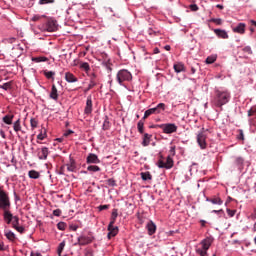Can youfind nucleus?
<instances>
[{"instance_id": "6e6d98bb", "label": "nucleus", "mask_w": 256, "mask_h": 256, "mask_svg": "<svg viewBox=\"0 0 256 256\" xmlns=\"http://www.w3.org/2000/svg\"><path fill=\"white\" fill-rule=\"evenodd\" d=\"M53 215L55 217H61V209H56L53 211Z\"/></svg>"}, {"instance_id": "c85d7f7f", "label": "nucleus", "mask_w": 256, "mask_h": 256, "mask_svg": "<svg viewBox=\"0 0 256 256\" xmlns=\"http://www.w3.org/2000/svg\"><path fill=\"white\" fill-rule=\"evenodd\" d=\"M80 69H82V71H85L86 73H89V71H91V66H89V63L87 62H81Z\"/></svg>"}, {"instance_id": "603ef678", "label": "nucleus", "mask_w": 256, "mask_h": 256, "mask_svg": "<svg viewBox=\"0 0 256 256\" xmlns=\"http://www.w3.org/2000/svg\"><path fill=\"white\" fill-rule=\"evenodd\" d=\"M14 229L18 231V233H25V227L23 226H16Z\"/></svg>"}, {"instance_id": "5fc2aeb1", "label": "nucleus", "mask_w": 256, "mask_h": 256, "mask_svg": "<svg viewBox=\"0 0 256 256\" xmlns=\"http://www.w3.org/2000/svg\"><path fill=\"white\" fill-rule=\"evenodd\" d=\"M42 17H45V16H41V15H34L31 19V21H40Z\"/></svg>"}, {"instance_id": "58836bf2", "label": "nucleus", "mask_w": 256, "mask_h": 256, "mask_svg": "<svg viewBox=\"0 0 256 256\" xmlns=\"http://www.w3.org/2000/svg\"><path fill=\"white\" fill-rule=\"evenodd\" d=\"M12 227L13 229H16V227H19V217L14 216V219L12 220Z\"/></svg>"}, {"instance_id": "3c124183", "label": "nucleus", "mask_w": 256, "mask_h": 256, "mask_svg": "<svg viewBox=\"0 0 256 256\" xmlns=\"http://www.w3.org/2000/svg\"><path fill=\"white\" fill-rule=\"evenodd\" d=\"M168 157H175V146L170 147Z\"/></svg>"}, {"instance_id": "c756f323", "label": "nucleus", "mask_w": 256, "mask_h": 256, "mask_svg": "<svg viewBox=\"0 0 256 256\" xmlns=\"http://www.w3.org/2000/svg\"><path fill=\"white\" fill-rule=\"evenodd\" d=\"M13 115H6L3 117V121L6 123V125H12L13 124Z\"/></svg>"}, {"instance_id": "2f4dec72", "label": "nucleus", "mask_w": 256, "mask_h": 256, "mask_svg": "<svg viewBox=\"0 0 256 256\" xmlns=\"http://www.w3.org/2000/svg\"><path fill=\"white\" fill-rule=\"evenodd\" d=\"M13 129L16 133L21 131V119H18L16 122H14Z\"/></svg>"}, {"instance_id": "f3484780", "label": "nucleus", "mask_w": 256, "mask_h": 256, "mask_svg": "<svg viewBox=\"0 0 256 256\" xmlns=\"http://www.w3.org/2000/svg\"><path fill=\"white\" fill-rule=\"evenodd\" d=\"M66 167L67 171H70V173H75V171H77V164L73 159H70V162L66 164Z\"/></svg>"}, {"instance_id": "de8ad7c7", "label": "nucleus", "mask_w": 256, "mask_h": 256, "mask_svg": "<svg viewBox=\"0 0 256 256\" xmlns=\"http://www.w3.org/2000/svg\"><path fill=\"white\" fill-rule=\"evenodd\" d=\"M235 163L236 165H243V163H245V159H243V157H237Z\"/></svg>"}, {"instance_id": "e433bc0d", "label": "nucleus", "mask_w": 256, "mask_h": 256, "mask_svg": "<svg viewBox=\"0 0 256 256\" xmlns=\"http://www.w3.org/2000/svg\"><path fill=\"white\" fill-rule=\"evenodd\" d=\"M7 239H9V241H15V233H13L12 231H8L5 233Z\"/></svg>"}, {"instance_id": "f8f14e48", "label": "nucleus", "mask_w": 256, "mask_h": 256, "mask_svg": "<svg viewBox=\"0 0 256 256\" xmlns=\"http://www.w3.org/2000/svg\"><path fill=\"white\" fill-rule=\"evenodd\" d=\"M92 111H93V100L91 99V96H88L86 100V107L84 109V113L85 115H91Z\"/></svg>"}, {"instance_id": "f03ea898", "label": "nucleus", "mask_w": 256, "mask_h": 256, "mask_svg": "<svg viewBox=\"0 0 256 256\" xmlns=\"http://www.w3.org/2000/svg\"><path fill=\"white\" fill-rule=\"evenodd\" d=\"M57 20L53 18H48L47 21L43 24H40L38 26V29L42 31L43 33L48 32V33H54V31H57Z\"/></svg>"}, {"instance_id": "aec40b11", "label": "nucleus", "mask_w": 256, "mask_h": 256, "mask_svg": "<svg viewBox=\"0 0 256 256\" xmlns=\"http://www.w3.org/2000/svg\"><path fill=\"white\" fill-rule=\"evenodd\" d=\"M245 23H239L237 27L233 29L234 33H239L240 35H243L245 33Z\"/></svg>"}, {"instance_id": "a18cd8bd", "label": "nucleus", "mask_w": 256, "mask_h": 256, "mask_svg": "<svg viewBox=\"0 0 256 256\" xmlns=\"http://www.w3.org/2000/svg\"><path fill=\"white\" fill-rule=\"evenodd\" d=\"M95 85H97V83L95 82V80H93V78L90 80V84L88 85V88L86 89V91H91V89H93V87H95Z\"/></svg>"}, {"instance_id": "b1692460", "label": "nucleus", "mask_w": 256, "mask_h": 256, "mask_svg": "<svg viewBox=\"0 0 256 256\" xmlns=\"http://www.w3.org/2000/svg\"><path fill=\"white\" fill-rule=\"evenodd\" d=\"M104 123H103V126H102V129L104 131H109L111 129V122H109V117L108 116H105L104 117Z\"/></svg>"}, {"instance_id": "e2e57ef3", "label": "nucleus", "mask_w": 256, "mask_h": 256, "mask_svg": "<svg viewBox=\"0 0 256 256\" xmlns=\"http://www.w3.org/2000/svg\"><path fill=\"white\" fill-rule=\"evenodd\" d=\"M7 43H15V41H17V39L15 38H8L6 39Z\"/></svg>"}, {"instance_id": "69168bd1", "label": "nucleus", "mask_w": 256, "mask_h": 256, "mask_svg": "<svg viewBox=\"0 0 256 256\" xmlns=\"http://www.w3.org/2000/svg\"><path fill=\"white\" fill-rule=\"evenodd\" d=\"M85 256H93V251L87 250V251L85 252Z\"/></svg>"}, {"instance_id": "ea45409f", "label": "nucleus", "mask_w": 256, "mask_h": 256, "mask_svg": "<svg viewBox=\"0 0 256 256\" xmlns=\"http://www.w3.org/2000/svg\"><path fill=\"white\" fill-rule=\"evenodd\" d=\"M30 125L32 129H37V125H39V122L35 118H31Z\"/></svg>"}, {"instance_id": "473e14b6", "label": "nucleus", "mask_w": 256, "mask_h": 256, "mask_svg": "<svg viewBox=\"0 0 256 256\" xmlns=\"http://www.w3.org/2000/svg\"><path fill=\"white\" fill-rule=\"evenodd\" d=\"M87 171H90L92 173H97V172L101 171V168L96 165H90L87 167Z\"/></svg>"}, {"instance_id": "1a4fd4ad", "label": "nucleus", "mask_w": 256, "mask_h": 256, "mask_svg": "<svg viewBox=\"0 0 256 256\" xmlns=\"http://www.w3.org/2000/svg\"><path fill=\"white\" fill-rule=\"evenodd\" d=\"M38 159L41 161H46L47 157H49V148L42 147L37 149Z\"/></svg>"}, {"instance_id": "680f3d73", "label": "nucleus", "mask_w": 256, "mask_h": 256, "mask_svg": "<svg viewBox=\"0 0 256 256\" xmlns=\"http://www.w3.org/2000/svg\"><path fill=\"white\" fill-rule=\"evenodd\" d=\"M69 135H73V131L72 130H68L64 133V137H69Z\"/></svg>"}, {"instance_id": "c03bdc74", "label": "nucleus", "mask_w": 256, "mask_h": 256, "mask_svg": "<svg viewBox=\"0 0 256 256\" xmlns=\"http://www.w3.org/2000/svg\"><path fill=\"white\" fill-rule=\"evenodd\" d=\"M214 61H217V58L215 56H209L206 58V63L208 65H211Z\"/></svg>"}, {"instance_id": "a878e982", "label": "nucleus", "mask_w": 256, "mask_h": 256, "mask_svg": "<svg viewBox=\"0 0 256 256\" xmlns=\"http://www.w3.org/2000/svg\"><path fill=\"white\" fill-rule=\"evenodd\" d=\"M117 217H119V212L117 209L112 210V215H111V225H115V221H117Z\"/></svg>"}, {"instance_id": "4be33fe9", "label": "nucleus", "mask_w": 256, "mask_h": 256, "mask_svg": "<svg viewBox=\"0 0 256 256\" xmlns=\"http://www.w3.org/2000/svg\"><path fill=\"white\" fill-rule=\"evenodd\" d=\"M211 238H206L204 240H202L201 245H202V249H204L205 251H209V247H211Z\"/></svg>"}, {"instance_id": "7c9ffc66", "label": "nucleus", "mask_w": 256, "mask_h": 256, "mask_svg": "<svg viewBox=\"0 0 256 256\" xmlns=\"http://www.w3.org/2000/svg\"><path fill=\"white\" fill-rule=\"evenodd\" d=\"M13 87V82H6L2 85H0V89H4V91H9Z\"/></svg>"}, {"instance_id": "09e8293b", "label": "nucleus", "mask_w": 256, "mask_h": 256, "mask_svg": "<svg viewBox=\"0 0 256 256\" xmlns=\"http://www.w3.org/2000/svg\"><path fill=\"white\" fill-rule=\"evenodd\" d=\"M49 3H55V0H39L40 5H48Z\"/></svg>"}, {"instance_id": "f257e3e1", "label": "nucleus", "mask_w": 256, "mask_h": 256, "mask_svg": "<svg viewBox=\"0 0 256 256\" xmlns=\"http://www.w3.org/2000/svg\"><path fill=\"white\" fill-rule=\"evenodd\" d=\"M231 99V93L227 90H215L214 97L212 99V105L219 107L223 111V105H227Z\"/></svg>"}, {"instance_id": "a211bd4d", "label": "nucleus", "mask_w": 256, "mask_h": 256, "mask_svg": "<svg viewBox=\"0 0 256 256\" xmlns=\"http://www.w3.org/2000/svg\"><path fill=\"white\" fill-rule=\"evenodd\" d=\"M146 227L148 229V235H155V231H157V225H155L153 221H150Z\"/></svg>"}, {"instance_id": "412c9836", "label": "nucleus", "mask_w": 256, "mask_h": 256, "mask_svg": "<svg viewBox=\"0 0 256 256\" xmlns=\"http://www.w3.org/2000/svg\"><path fill=\"white\" fill-rule=\"evenodd\" d=\"M151 137H153V135L148 133H145L143 135V141H142L143 147H149V144L151 143Z\"/></svg>"}, {"instance_id": "49530a36", "label": "nucleus", "mask_w": 256, "mask_h": 256, "mask_svg": "<svg viewBox=\"0 0 256 256\" xmlns=\"http://www.w3.org/2000/svg\"><path fill=\"white\" fill-rule=\"evenodd\" d=\"M196 253H198V255H201V256H206L207 255V250H204L203 248H198L196 250Z\"/></svg>"}, {"instance_id": "423d86ee", "label": "nucleus", "mask_w": 256, "mask_h": 256, "mask_svg": "<svg viewBox=\"0 0 256 256\" xmlns=\"http://www.w3.org/2000/svg\"><path fill=\"white\" fill-rule=\"evenodd\" d=\"M154 129H162L163 133H166L167 135L171 133H177V125L173 123H167V124H161V125H156L152 126Z\"/></svg>"}, {"instance_id": "a19ab883", "label": "nucleus", "mask_w": 256, "mask_h": 256, "mask_svg": "<svg viewBox=\"0 0 256 256\" xmlns=\"http://www.w3.org/2000/svg\"><path fill=\"white\" fill-rule=\"evenodd\" d=\"M44 75L47 79H53V77H55V72H53V71H44Z\"/></svg>"}, {"instance_id": "9d476101", "label": "nucleus", "mask_w": 256, "mask_h": 256, "mask_svg": "<svg viewBox=\"0 0 256 256\" xmlns=\"http://www.w3.org/2000/svg\"><path fill=\"white\" fill-rule=\"evenodd\" d=\"M93 236H80L78 237V245L85 246L89 245V243H93Z\"/></svg>"}, {"instance_id": "37998d69", "label": "nucleus", "mask_w": 256, "mask_h": 256, "mask_svg": "<svg viewBox=\"0 0 256 256\" xmlns=\"http://www.w3.org/2000/svg\"><path fill=\"white\" fill-rule=\"evenodd\" d=\"M106 184L109 185V187H115L117 186V182L115 181V179L110 178L106 181Z\"/></svg>"}, {"instance_id": "20e7f679", "label": "nucleus", "mask_w": 256, "mask_h": 256, "mask_svg": "<svg viewBox=\"0 0 256 256\" xmlns=\"http://www.w3.org/2000/svg\"><path fill=\"white\" fill-rule=\"evenodd\" d=\"M161 111H165V103H159L156 107L146 110L142 119H147L151 115H159Z\"/></svg>"}, {"instance_id": "4468645a", "label": "nucleus", "mask_w": 256, "mask_h": 256, "mask_svg": "<svg viewBox=\"0 0 256 256\" xmlns=\"http://www.w3.org/2000/svg\"><path fill=\"white\" fill-rule=\"evenodd\" d=\"M65 81H67V83H77V81H79V79L71 72H66L65 73Z\"/></svg>"}, {"instance_id": "864d4df0", "label": "nucleus", "mask_w": 256, "mask_h": 256, "mask_svg": "<svg viewBox=\"0 0 256 256\" xmlns=\"http://www.w3.org/2000/svg\"><path fill=\"white\" fill-rule=\"evenodd\" d=\"M243 52L248 53V55H251L253 53V51L251 50V47L249 46L244 47Z\"/></svg>"}, {"instance_id": "39448f33", "label": "nucleus", "mask_w": 256, "mask_h": 256, "mask_svg": "<svg viewBox=\"0 0 256 256\" xmlns=\"http://www.w3.org/2000/svg\"><path fill=\"white\" fill-rule=\"evenodd\" d=\"M116 79L119 85H123L124 81H131V79H133V75H131V72H129V70L123 69L117 73Z\"/></svg>"}, {"instance_id": "bb28decb", "label": "nucleus", "mask_w": 256, "mask_h": 256, "mask_svg": "<svg viewBox=\"0 0 256 256\" xmlns=\"http://www.w3.org/2000/svg\"><path fill=\"white\" fill-rule=\"evenodd\" d=\"M174 71L176 73H181V72L185 71V65H183V63L174 64Z\"/></svg>"}, {"instance_id": "13d9d810", "label": "nucleus", "mask_w": 256, "mask_h": 256, "mask_svg": "<svg viewBox=\"0 0 256 256\" xmlns=\"http://www.w3.org/2000/svg\"><path fill=\"white\" fill-rule=\"evenodd\" d=\"M227 213H228L229 217H235L236 211L235 210H231V209H227Z\"/></svg>"}, {"instance_id": "7ed1b4c3", "label": "nucleus", "mask_w": 256, "mask_h": 256, "mask_svg": "<svg viewBox=\"0 0 256 256\" xmlns=\"http://www.w3.org/2000/svg\"><path fill=\"white\" fill-rule=\"evenodd\" d=\"M0 209H2L3 211L11 209V200H9V195L1 187H0Z\"/></svg>"}, {"instance_id": "6ab92c4d", "label": "nucleus", "mask_w": 256, "mask_h": 256, "mask_svg": "<svg viewBox=\"0 0 256 256\" xmlns=\"http://www.w3.org/2000/svg\"><path fill=\"white\" fill-rule=\"evenodd\" d=\"M50 99H53L54 101H57V99H59V93L57 91V86H55V84L52 85Z\"/></svg>"}, {"instance_id": "72a5a7b5", "label": "nucleus", "mask_w": 256, "mask_h": 256, "mask_svg": "<svg viewBox=\"0 0 256 256\" xmlns=\"http://www.w3.org/2000/svg\"><path fill=\"white\" fill-rule=\"evenodd\" d=\"M137 127H138V132L141 133V135H143L145 122H143V120H140L137 124Z\"/></svg>"}, {"instance_id": "052dcab7", "label": "nucleus", "mask_w": 256, "mask_h": 256, "mask_svg": "<svg viewBox=\"0 0 256 256\" xmlns=\"http://www.w3.org/2000/svg\"><path fill=\"white\" fill-rule=\"evenodd\" d=\"M107 209H109V205H100L99 206V211H105Z\"/></svg>"}, {"instance_id": "c9c22d12", "label": "nucleus", "mask_w": 256, "mask_h": 256, "mask_svg": "<svg viewBox=\"0 0 256 256\" xmlns=\"http://www.w3.org/2000/svg\"><path fill=\"white\" fill-rule=\"evenodd\" d=\"M248 117H256V105L248 110Z\"/></svg>"}, {"instance_id": "393cba45", "label": "nucleus", "mask_w": 256, "mask_h": 256, "mask_svg": "<svg viewBox=\"0 0 256 256\" xmlns=\"http://www.w3.org/2000/svg\"><path fill=\"white\" fill-rule=\"evenodd\" d=\"M28 176L30 179H39L41 177V174L37 170H30L28 172Z\"/></svg>"}, {"instance_id": "79ce46f5", "label": "nucleus", "mask_w": 256, "mask_h": 256, "mask_svg": "<svg viewBox=\"0 0 256 256\" xmlns=\"http://www.w3.org/2000/svg\"><path fill=\"white\" fill-rule=\"evenodd\" d=\"M57 228L59 229V231H65V229H67V224L65 222H59L57 224Z\"/></svg>"}, {"instance_id": "5701e85b", "label": "nucleus", "mask_w": 256, "mask_h": 256, "mask_svg": "<svg viewBox=\"0 0 256 256\" xmlns=\"http://www.w3.org/2000/svg\"><path fill=\"white\" fill-rule=\"evenodd\" d=\"M207 201L212 203L213 205H223V200L220 197L207 198Z\"/></svg>"}, {"instance_id": "cd10ccee", "label": "nucleus", "mask_w": 256, "mask_h": 256, "mask_svg": "<svg viewBox=\"0 0 256 256\" xmlns=\"http://www.w3.org/2000/svg\"><path fill=\"white\" fill-rule=\"evenodd\" d=\"M140 175L142 181H151V179H153V176L151 175L150 172H142Z\"/></svg>"}, {"instance_id": "2eb2a0df", "label": "nucleus", "mask_w": 256, "mask_h": 256, "mask_svg": "<svg viewBox=\"0 0 256 256\" xmlns=\"http://www.w3.org/2000/svg\"><path fill=\"white\" fill-rule=\"evenodd\" d=\"M215 35L219 37L220 39H229V34H227V31L222 29H214Z\"/></svg>"}, {"instance_id": "6e6552de", "label": "nucleus", "mask_w": 256, "mask_h": 256, "mask_svg": "<svg viewBox=\"0 0 256 256\" xmlns=\"http://www.w3.org/2000/svg\"><path fill=\"white\" fill-rule=\"evenodd\" d=\"M197 143L201 149H207V135L203 132L198 133Z\"/></svg>"}, {"instance_id": "0e129e2a", "label": "nucleus", "mask_w": 256, "mask_h": 256, "mask_svg": "<svg viewBox=\"0 0 256 256\" xmlns=\"http://www.w3.org/2000/svg\"><path fill=\"white\" fill-rule=\"evenodd\" d=\"M70 229H71V231H77V229H79V226H77V225H71V226H70Z\"/></svg>"}, {"instance_id": "4d7b16f0", "label": "nucleus", "mask_w": 256, "mask_h": 256, "mask_svg": "<svg viewBox=\"0 0 256 256\" xmlns=\"http://www.w3.org/2000/svg\"><path fill=\"white\" fill-rule=\"evenodd\" d=\"M190 9L191 11H199V6H197V4H191Z\"/></svg>"}, {"instance_id": "ddd939ff", "label": "nucleus", "mask_w": 256, "mask_h": 256, "mask_svg": "<svg viewBox=\"0 0 256 256\" xmlns=\"http://www.w3.org/2000/svg\"><path fill=\"white\" fill-rule=\"evenodd\" d=\"M86 163L97 165L98 163H101V160H99V157L96 154L91 153L87 156Z\"/></svg>"}, {"instance_id": "dca6fc26", "label": "nucleus", "mask_w": 256, "mask_h": 256, "mask_svg": "<svg viewBox=\"0 0 256 256\" xmlns=\"http://www.w3.org/2000/svg\"><path fill=\"white\" fill-rule=\"evenodd\" d=\"M14 218L15 216H13L9 210H4V220L6 221L7 225H11Z\"/></svg>"}, {"instance_id": "0eeeda50", "label": "nucleus", "mask_w": 256, "mask_h": 256, "mask_svg": "<svg viewBox=\"0 0 256 256\" xmlns=\"http://www.w3.org/2000/svg\"><path fill=\"white\" fill-rule=\"evenodd\" d=\"M159 169H171L173 167V158L171 156H167L166 162L163 160L158 161Z\"/></svg>"}, {"instance_id": "338daca9", "label": "nucleus", "mask_w": 256, "mask_h": 256, "mask_svg": "<svg viewBox=\"0 0 256 256\" xmlns=\"http://www.w3.org/2000/svg\"><path fill=\"white\" fill-rule=\"evenodd\" d=\"M238 139H241L243 141V139H244L243 130H240V135H239Z\"/></svg>"}, {"instance_id": "774afa93", "label": "nucleus", "mask_w": 256, "mask_h": 256, "mask_svg": "<svg viewBox=\"0 0 256 256\" xmlns=\"http://www.w3.org/2000/svg\"><path fill=\"white\" fill-rule=\"evenodd\" d=\"M253 219H256V209L254 210V214L252 215Z\"/></svg>"}, {"instance_id": "bf43d9fd", "label": "nucleus", "mask_w": 256, "mask_h": 256, "mask_svg": "<svg viewBox=\"0 0 256 256\" xmlns=\"http://www.w3.org/2000/svg\"><path fill=\"white\" fill-rule=\"evenodd\" d=\"M45 137H46L45 134H43L42 132L37 135V139H38L39 141H43V139H45Z\"/></svg>"}, {"instance_id": "8fccbe9b", "label": "nucleus", "mask_w": 256, "mask_h": 256, "mask_svg": "<svg viewBox=\"0 0 256 256\" xmlns=\"http://www.w3.org/2000/svg\"><path fill=\"white\" fill-rule=\"evenodd\" d=\"M212 23H215L216 25H222L223 20H221V18H213Z\"/></svg>"}, {"instance_id": "f704fd0d", "label": "nucleus", "mask_w": 256, "mask_h": 256, "mask_svg": "<svg viewBox=\"0 0 256 256\" xmlns=\"http://www.w3.org/2000/svg\"><path fill=\"white\" fill-rule=\"evenodd\" d=\"M65 249V241H62L59 245H58V249H57V253L58 256H61V253H63V250Z\"/></svg>"}, {"instance_id": "4c0bfd02", "label": "nucleus", "mask_w": 256, "mask_h": 256, "mask_svg": "<svg viewBox=\"0 0 256 256\" xmlns=\"http://www.w3.org/2000/svg\"><path fill=\"white\" fill-rule=\"evenodd\" d=\"M33 61H35L36 63H43L45 61H49V59L47 57L41 56L34 58Z\"/></svg>"}, {"instance_id": "9b49d317", "label": "nucleus", "mask_w": 256, "mask_h": 256, "mask_svg": "<svg viewBox=\"0 0 256 256\" xmlns=\"http://www.w3.org/2000/svg\"><path fill=\"white\" fill-rule=\"evenodd\" d=\"M114 224L109 223L108 225V239H111L112 237H116V235L119 233V227L113 226Z\"/></svg>"}]
</instances>
